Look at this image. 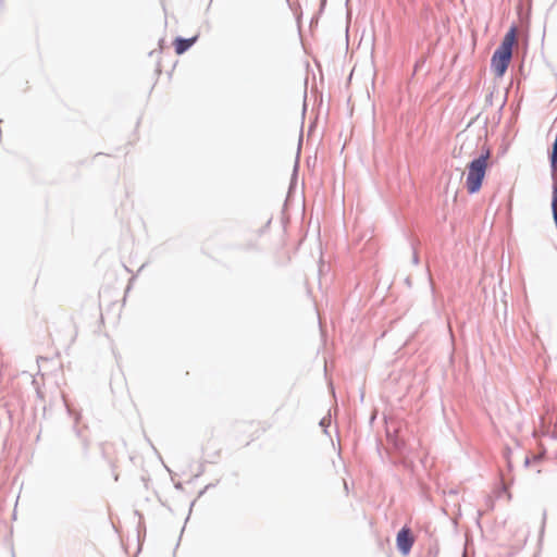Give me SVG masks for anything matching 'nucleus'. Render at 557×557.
I'll use <instances>...</instances> for the list:
<instances>
[{
  "label": "nucleus",
  "mask_w": 557,
  "mask_h": 557,
  "mask_svg": "<svg viewBox=\"0 0 557 557\" xmlns=\"http://www.w3.org/2000/svg\"><path fill=\"white\" fill-rule=\"evenodd\" d=\"M397 547L398 549L404 554L407 555L414 542V539L411 534V531L409 528H403L396 537Z\"/></svg>",
  "instance_id": "nucleus-3"
},
{
  "label": "nucleus",
  "mask_w": 557,
  "mask_h": 557,
  "mask_svg": "<svg viewBox=\"0 0 557 557\" xmlns=\"http://www.w3.org/2000/svg\"><path fill=\"white\" fill-rule=\"evenodd\" d=\"M492 149L483 145L479 154L467 164L466 168V188L469 194H476L480 191L486 171L491 165Z\"/></svg>",
  "instance_id": "nucleus-1"
},
{
  "label": "nucleus",
  "mask_w": 557,
  "mask_h": 557,
  "mask_svg": "<svg viewBox=\"0 0 557 557\" xmlns=\"http://www.w3.org/2000/svg\"><path fill=\"white\" fill-rule=\"evenodd\" d=\"M517 41V29L511 27L504 36L499 47L495 50L491 67L497 77L504 76L512 58V48Z\"/></svg>",
  "instance_id": "nucleus-2"
},
{
  "label": "nucleus",
  "mask_w": 557,
  "mask_h": 557,
  "mask_svg": "<svg viewBox=\"0 0 557 557\" xmlns=\"http://www.w3.org/2000/svg\"><path fill=\"white\" fill-rule=\"evenodd\" d=\"M198 37H199V35L196 34L195 36H193L191 38H188V39H184L181 37L175 38L173 40V47H174L175 53L177 55H181L184 52H186L198 40Z\"/></svg>",
  "instance_id": "nucleus-4"
},
{
  "label": "nucleus",
  "mask_w": 557,
  "mask_h": 557,
  "mask_svg": "<svg viewBox=\"0 0 557 557\" xmlns=\"http://www.w3.org/2000/svg\"><path fill=\"white\" fill-rule=\"evenodd\" d=\"M301 149V141L298 144V151Z\"/></svg>",
  "instance_id": "nucleus-6"
},
{
  "label": "nucleus",
  "mask_w": 557,
  "mask_h": 557,
  "mask_svg": "<svg viewBox=\"0 0 557 557\" xmlns=\"http://www.w3.org/2000/svg\"><path fill=\"white\" fill-rule=\"evenodd\" d=\"M550 161L553 170L557 171V141H554Z\"/></svg>",
  "instance_id": "nucleus-5"
}]
</instances>
